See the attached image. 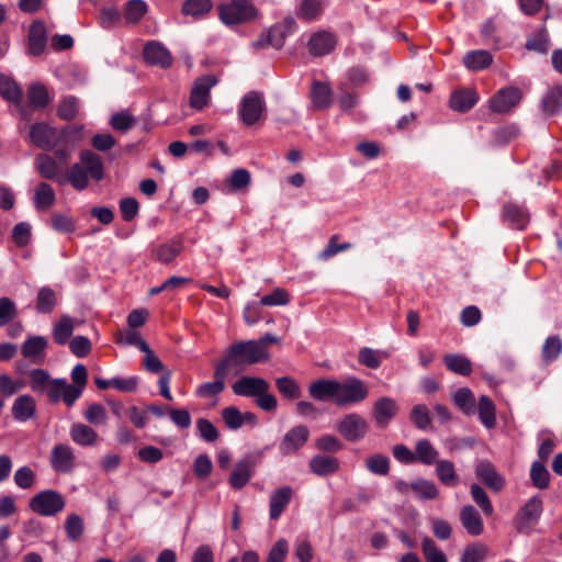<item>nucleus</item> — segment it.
<instances>
[{"mask_svg":"<svg viewBox=\"0 0 562 562\" xmlns=\"http://www.w3.org/2000/svg\"><path fill=\"white\" fill-rule=\"evenodd\" d=\"M269 390V382L259 376L243 375L232 384V391L235 395L254 397L260 409L271 413L277 409L278 401Z\"/></svg>","mask_w":562,"mask_h":562,"instance_id":"2","label":"nucleus"},{"mask_svg":"<svg viewBox=\"0 0 562 562\" xmlns=\"http://www.w3.org/2000/svg\"><path fill=\"white\" fill-rule=\"evenodd\" d=\"M74 321L68 315H63L53 327L54 341L59 345H66L74 333Z\"/></svg>","mask_w":562,"mask_h":562,"instance_id":"38","label":"nucleus"},{"mask_svg":"<svg viewBox=\"0 0 562 562\" xmlns=\"http://www.w3.org/2000/svg\"><path fill=\"white\" fill-rule=\"evenodd\" d=\"M32 238V227L26 222L18 223L12 229V240L19 248L27 246Z\"/></svg>","mask_w":562,"mask_h":562,"instance_id":"59","label":"nucleus"},{"mask_svg":"<svg viewBox=\"0 0 562 562\" xmlns=\"http://www.w3.org/2000/svg\"><path fill=\"white\" fill-rule=\"evenodd\" d=\"M34 167L42 178L56 181L60 186L66 183V177L64 172L60 171L59 165L53 156L48 154H37L34 159Z\"/></svg>","mask_w":562,"mask_h":562,"instance_id":"15","label":"nucleus"},{"mask_svg":"<svg viewBox=\"0 0 562 562\" xmlns=\"http://www.w3.org/2000/svg\"><path fill=\"white\" fill-rule=\"evenodd\" d=\"M227 375L228 374L215 363L213 373L214 380L212 382L200 384L196 389V395L201 397L217 396L225 389V380Z\"/></svg>","mask_w":562,"mask_h":562,"instance_id":"27","label":"nucleus"},{"mask_svg":"<svg viewBox=\"0 0 562 562\" xmlns=\"http://www.w3.org/2000/svg\"><path fill=\"white\" fill-rule=\"evenodd\" d=\"M266 110L263 97L258 91L247 92L239 104L238 114L246 126L256 124Z\"/></svg>","mask_w":562,"mask_h":562,"instance_id":"8","label":"nucleus"},{"mask_svg":"<svg viewBox=\"0 0 562 562\" xmlns=\"http://www.w3.org/2000/svg\"><path fill=\"white\" fill-rule=\"evenodd\" d=\"M385 351L375 350L370 347H362L358 353V362L369 369L375 370L380 368L382 360L387 358Z\"/></svg>","mask_w":562,"mask_h":562,"instance_id":"43","label":"nucleus"},{"mask_svg":"<svg viewBox=\"0 0 562 562\" xmlns=\"http://www.w3.org/2000/svg\"><path fill=\"white\" fill-rule=\"evenodd\" d=\"M257 15L258 10L250 0H229L218 5L220 20L229 26L247 23Z\"/></svg>","mask_w":562,"mask_h":562,"instance_id":"4","label":"nucleus"},{"mask_svg":"<svg viewBox=\"0 0 562 562\" xmlns=\"http://www.w3.org/2000/svg\"><path fill=\"white\" fill-rule=\"evenodd\" d=\"M254 473V463L250 458L239 460L231 475L229 484L234 490H241L251 479Z\"/></svg>","mask_w":562,"mask_h":562,"instance_id":"26","label":"nucleus"},{"mask_svg":"<svg viewBox=\"0 0 562 562\" xmlns=\"http://www.w3.org/2000/svg\"><path fill=\"white\" fill-rule=\"evenodd\" d=\"M459 519L465 531L472 536H481L484 531V522L479 510L472 505H464L459 513Z\"/></svg>","mask_w":562,"mask_h":562,"instance_id":"22","label":"nucleus"},{"mask_svg":"<svg viewBox=\"0 0 562 562\" xmlns=\"http://www.w3.org/2000/svg\"><path fill=\"white\" fill-rule=\"evenodd\" d=\"M310 97L316 110L328 109L333 103V91L329 85L318 80L313 81Z\"/></svg>","mask_w":562,"mask_h":562,"instance_id":"30","label":"nucleus"},{"mask_svg":"<svg viewBox=\"0 0 562 562\" xmlns=\"http://www.w3.org/2000/svg\"><path fill=\"white\" fill-rule=\"evenodd\" d=\"M422 551L427 562H448L445 553L437 548L435 541L429 537L423 538Z\"/></svg>","mask_w":562,"mask_h":562,"instance_id":"56","label":"nucleus"},{"mask_svg":"<svg viewBox=\"0 0 562 562\" xmlns=\"http://www.w3.org/2000/svg\"><path fill=\"white\" fill-rule=\"evenodd\" d=\"M196 429L199 436L205 442L212 443L220 438L217 428L206 418H199L196 420Z\"/></svg>","mask_w":562,"mask_h":562,"instance_id":"61","label":"nucleus"},{"mask_svg":"<svg viewBox=\"0 0 562 562\" xmlns=\"http://www.w3.org/2000/svg\"><path fill=\"white\" fill-rule=\"evenodd\" d=\"M474 473L476 479L493 493H499L505 487V477L488 460H480L475 464Z\"/></svg>","mask_w":562,"mask_h":562,"instance_id":"12","label":"nucleus"},{"mask_svg":"<svg viewBox=\"0 0 562 562\" xmlns=\"http://www.w3.org/2000/svg\"><path fill=\"white\" fill-rule=\"evenodd\" d=\"M70 438L79 446L88 447L97 442L98 434L85 424H74L70 428Z\"/></svg>","mask_w":562,"mask_h":562,"instance_id":"36","label":"nucleus"},{"mask_svg":"<svg viewBox=\"0 0 562 562\" xmlns=\"http://www.w3.org/2000/svg\"><path fill=\"white\" fill-rule=\"evenodd\" d=\"M530 480L536 488L546 490L549 487L550 473L544 463L538 461L531 463Z\"/></svg>","mask_w":562,"mask_h":562,"instance_id":"48","label":"nucleus"},{"mask_svg":"<svg viewBox=\"0 0 562 562\" xmlns=\"http://www.w3.org/2000/svg\"><path fill=\"white\" fill-rule=\"evenodd\" d=\"M487 554V547L483 543L467 546L461 555L460 562H482Z\"/></svg>","mask_w":562,"mask_h":562,"instance_id":"60","label":"nucleus"},{"mask_svg":"<svg viewBox=\"0 0 562 562\" xmlns=\"http://www.w3.org/2000/svg\"><path fill=\"white\" fill-rule=\"evenodd\" d=\"M47 346L48 341L44 336H29L21 345V355L33 363H42Z\"/></svg>","mask_w":562,"mask_h":562,"instance_id":"19","label":"nucleus"},{"mask_svg":"<svg viewBox=\"0 0 562 562\" xmlns=\"http://www.w3.org/2000/svg\"><path fill=\"white\" fill-rule=\"evenodd\" d=\"M409 420L418 430L427 431L432 428L430 411L425 404H416L412 407Z\"/></svg>","mask_w":562,"mask_h":562,"instance_id":"37","label":"nucleus"},{"mask_svg":"<svg viewBox=\"0 0 562 562\" xmlns=\"http://www.w3.org/2000/svg\"><path fill=\"white\" fill-rule=\"evenodd\" d=\"M216 85V78L214 76H204L199 78L190 94V105L195 110H202L207 105L210 101V90Z\"/></svg>","mask_w":562,"mask_h":562,"instance_id":"17","label":"nucleus"},{"mask_svg":"<svg viewBox=\"0 0 562 562\" xmlns=\"http://www.w3.org/2000/svg\"><path fill=\"white\" fill-rule=\"evenodd\" d=\"M339 381L334 379H319L308 386V394L316 401L334 400L336 403Z\"/></svg>","mask_w":562,"mask_h":562,"instance_id":"23","label":"nucleus"},{"mask_svg":"<svg viewBox=\"0 0 562 562\" xmlns=\"http://www.w3.org/2000/svg\"><path fill=\"white\" fill-rule=\"evenodd\" d=\"M56 202V194L53 187L45 181L37 183L34 190L33 205L37 212L49 210Z\"/></svg>","mask_w":562,"mask_h":562,"instance_id":"28","label":"nucleus"},{"mask_svg":"<svg viewBox=\"0 0 562 562\" xmlns=\"http://www.w3.org/2000/svg\"><path fill=\"white\" fill-rule=\"evenodd\" d=\"M79 112V99L75 95L63 98L57 108V115L64 121L74 120Z\"/></svg>","mask_w":562,"mask_h":562,"instance_id":"49","label":"nucleus"},{"mask_svg":"<svg viewBox=\"0 0 562 562\" xmlns=\"http://www.w3.org/2000/svg\"><path fill=\"white\" fill-rule=\"evenodd\" d=\"M311 436L305 425H297L289 429L280 441L278 449L281 456H293L302 449Z\"/></svg>","mask_w":562,"mask_h":562,"instance_id":"10","label":"nucleus"},{"mask_svg":"<svg viewBox=\"0 0 562 562\" xmlns=\"http://www.w3.org/2000/svg\"><path fill=\"white\" fill-rule=\"evenodd\" d=\"M542 512V499L539 496L529 498L515 516L516 530L518 532H529L540 519Z\"/></svg>","mask_w":562,"mask_h":562,"instance_id":"9","label":"nucleus"},{"mask_svg":"<svg viewBox=\"0 0 562 562\" xmlns=\"http://www.w3.org/2000/svg\"><path fill=\"white\" fill-rule=\"evenodd\" d=\"M339 460L335 457L317 454L310 462V471L318 476H327L339 470Z\"/></svg>","mask_w":562,"mask_h":562,"instance_id":"29","label":"nucleus"},{"mask_svg":"<svg viewBox=\"0 0 562 562\" xmlns=\"http://www.w3.org/2000/svg\"><path fill=\"white\" fill-rule=\"evenodd\" d=\"M183 250L182 239L179 237L172 238L171 240L157 246L154 249L155 257L162 263H170L176 257H178Z\"/></svg>","mask_w":562,"mask_h":562,"instance_id":"32","label":"nucleus"},{"mask_svg":"<svg viewBox=\"0 0 562 562\" xmlns=\"http://www.w3.org/2000/svg\"><path fill=\"white\" fill-rule=\"evenodd\" d=\"M30 103L38 109L45 108L49 102V97L46 88L42 85H31L27 91Z\"/></svg>","mask_w":562,"mask_h":562,"instance_id":"57","label":"nucleus"},{"mask_svg":"<svg viewBox=\"0 0 562 562\" xmlns=\"http://www.w3.org/2000/svg\"><path fill=\"white\" fill-rule=\"evenodd\" d=\"M30 509L41 516L52 517L65 507L63 495L54 490H45L34 495L29 502Z\"/></svg>","mask_w":562,"mask_h":562,"instance_id":"7","label":"nucleus"},{"mask_svg":"<svg viewBox=\"0 0 562 562\" xmlns=\"http://www.w3.org/2000/svg\"><path fill=\"white\" fill-rule=\"evenodd\" d=\"M453 403L465 415H472L475 412V398L469 387H460L453 395Z\"/></svg>","mask_w":562,"mask_h":562,"instance_id":"46","label":"nucleus"},{"mask_svg":"<svg viewBox=\"0 0 562 562\" xmlns=\"http://www.w3.org/2000/svg\"><path fill=\"white\" fill-rule=\"evenodd\" d=\"M334 428L346 441L357 442L367 436L369 424L360 414L348 413L335 423Z\"/></svg>","mask_w":562,"mask_h":562,"instance_id":"6","label":"nucleus"},{"mask_svg":"<svg viewBox=\"0 0 562 562\" xmlns=\"http://www.w3.org/2000/svg\"><path fill=\"white\" fill-rule=\"evenodd\" d=\"M47 29L42 20L32 22L27 34V53L32 56H41L47 46Z\"/></svg>","mask_w":562,"mask_h":562,"instance_id":"16","label":"nucleus"},{"mask_svg":"<svg viewBox=\"0 0 562 562\" xmlns=\"http://www.w3.org/2000/svg\"><path fill=\"white\" fill-rule=\"evenodd\" d=\"M36 412V402L35 400L29 395H20L15 398L12 405V415L18 422H27L32 417H34Z\"/></svg>","mask_w":562,"mask_h":562,"instance_id":"31","label":"nucleus"},{"mask_svg":"<svg viewBox=\"0 0 562 562\" xmlns=\"http://www.w3.org/2000/svg\"><path fill=\"white\" fill-rule=\"evenodd\" d=\"M121 12L117 8L108 7L100 11L99 23L102 29L110 30L121 22Z\"/></svg>","mask_w":562,"mask_h":562,"instance_id":"64","label":"nucleus"},{"mask_svg":"<svg viewBox=\"0 0 562 562\" xmlns=\"http://www.w3.org/2000/svg\"><path fill=\"white\" fill-rule=\"evenodd\" d=\"M443 363L448 370L468 376L472 372L471 361L461 355L449 353L443 357Z\"/></svg>","mask_w":562,"mask_h":562,"instance_id":"42","label":"nucleus"},{"mask_svg":"<svg viewBox=\"0 0 562 562\" xmlns=\"http://www.w3.org/2000/svg\"><path fill=\"white\" fill-rule=\"evenodd\" d=\"M470 495L473 499V502L481 508L483 514L487 517L492 516L494 513L493 504L486 494L485 490L476 484L473 483L470 486Z\"/></svg>","mask_w":562,"mask_h":562,"instance_id":"47","label":"nucleus"},{"mask_svg":"<svg viewBox=\"0 0 562 562\" xmlns=\"http://www.w3.org/2000/svg\"><path fill=\"white\" fill-rule=\"evenodd\" d=\"M50 226L54 231L63 234H71L76 231L75 221L70 216L59 213L52 215Z\"/></svg>","mask_w":562,"mask_h":562,"instance_id":"62","label":"nucleus"},{"mask_svg":"<svg viewBox=\"0 0 562 562\" xmlns=\"http://www.w3.org/2000/svg\"><path fill=\"white\" fill-rule=\"evenodd\" d=\"M276 386L280 394L289 400L301 397V387L299 383L290 376H281L276 380Z\"/></svg>","mask_w":562,"mask_h":562,"instance_id":"51","label":"nucleus"},{"mask_svg":"<svg viewBox=\"0 0 562 562\" xmlns=\"http://www.w3.org/2000/svg\"><path fill=\"white\" fill-rule=\"evenodd\" d=\"M144 60L150 66L167 69L172 65V56L168 48L157 41H150L143 48Z\"/></svg>","mask_w":562,"mask_h":562,"instance_id":"14","label":"nucleus"},{"mask_svg":"<svg viewBox=\"0 0 562 562\" xmlns=\"http://www.w3.org/2000/svg\"><path fill=\"white\" fill-rule=\"evenodd\" d=\"M415 463H422L424 465H432L439 459V452L428 439H420L415 445Z\"/></svg>","mask_w":562,"mask_h":562,"instance_id":"34","label":"nucleus"},{"mask_svg":"<svg viewBox=\"0 0 562 562\" xmlns=\"http://www.w3.org/2000/svg\"><path fill=\"white\" fill-rule=\"evenodd\" d=\"M75 464V456L69 445H55L50 453V465L59 473L71 471Z\"/></svg>","mask_w":562,"mask_h":562,"instance_id":"21","label":"nucleus"},{"mask_svg":"<svg viewBox=\"0 0 562 562\" xmlns=\"http://www.w3.org/2000/svg\"><path fill=\"white\" fill-rule=\"evenodd\" d=\"M57 300L53 289L44 286L40 289L36 297V310L40 313H50L56 306Z\"/></svg>","mask_w":562,"mask_h":562,"instance_id":"52","label":"nucleus"},{"mask_svg":"<svg viewBox=\"0 0 562 562\" xmlns=\"http://www.w3.org/2000/svg\"><path fill=\"white\" fill-rule=\"evenodd\" d=\"M412 491L423 499H435L438 494L437 485L428 480L419 479L411 484Z\"/></svg>","mask_w":562,"mask_h":562,"instance_id":"54","label":"nucleus"},{"mask_svg":"<svg viewBox=\"0 0 562 562\" xmlns=\"http://www.w3.org/2000/svg\"><path fill=\"white\" fill-rule=\"evenodd\" d=\"M522 99V92L517 87H505L499 89L490 99V109L492 112L504 114L516 108Z\"/></svg>","mask_w":562,"mask_h":562,"instance_id":"11","label":"nucleus"},{"mask_svg":"<svg viewBox=\"0 0 562 562\" xmlns=\"http://www.w3.org/2000/svg\"><path fill=\"white\" fill-rule=\"evenodd\" d=\"M562 104V86H555L549 89L542 100V110L547 115L559 113Z\"/></svg>","mask_w":562,"mask_h":562,"instance_id":"44","label":"nucleus"},{"mask_svg":"<svg viewBox=\"0 0 562 562\" xmlns=\"http://www.w3.org/2000/svg\"><path fill=\"white\" fill-rule=\"evenodd\" d=\"M212 9L211 0H186L182 5V13L193 18H201Z\"/></svg>","mask_w":562,"mask_h":562,"instance_id":"53","label":"nucleus"},{"mask_svg":"<svg viewBox=\"0 0 562 562\" xmlns=\"http://www.w3.org/2000/svg\"><path fill=\"white\" fill-rule=\"evenodd\" d=\"M503 217L512 227L520 231L525 229L529 222L527 211L522 206L512 203L504 205Z\"/></svg>","mask_w":562,"mask_h":562,"instance_id":"33","label":"nucleus"},{"mask_svg":"<svg viewBox=\"0 0 562 562\" xmlns=\"http://www.w3.org/2000/svg\"><path fill=\"white\" fill-rule=\"evenodd\" d=\"M65 531L70 541H77L83 532V521L77 514H70L65 521Z\"/></svg>","mask_w":562,"mask_h":562,"instance_id":"58","label":"nucleus"},{"mask_svg":"<svg viewBox=\"0 0 562 562\" xmlns=\"http://www.w3.org/2000/svg\"><path fill=\"white\" fill-rule=\"evenodd\" d=\"M146 11L147 4L143 0H130L125 4L124 18L128 23H137Z\"/></svg>","mask_w":562,"mask_h":562,"instance_id":"55","label":"nucleus"},{"mask_svg":"<svg viewBox=\"0 0 562 562\" xmlns=\"http://www.w3.org/2000/svg\"><path fill=\"white\" fill-rule=\"evenodd\" d=\"M0 95L9 102L19 103L23 92L16 81L10 76L0 75Z\"/></svg>","mask_w":562,"mask_h":562,"instance_id":"40","label":"nucleus"},{"mask_svg":"<svg viewBox=\"0 0 562 562\" xmlns=\"http://www.w3.org/2000/svg\"><path fill=\"white\" fill-rule=\"evenodd\" d=\"M479 102V94L469 88H461L453 91L450 95V108L460 113L470 111Z\"/></svg>","mask_w":562,"mask_h":562,"instance_id":"24","label":"nucleus"},{"mask_svg":"<svg viewBox=\"0 0 562 562\" xmlns=\"http://www.w3.org/2000/svg\"><path fill=\"white\" fill-rule=\"evenodd\" d=\"M262 362L261 351L255 340H239L229 345L216 364L227 374L241 373L251 364Z\"/></svg>","mask_w":562,"mask_h":562,"instance_id":"1","label":"nucleus"},{"mask_svg":"<svg viewBox=\"0 0 562 562\" xmlns=\"http://www.w3.org/2000/svg\"><path fill=\"white\" fill-rule=\"evenodd\" d=\"M436 475L447 487H454L459 483L454 464L449 460H438L436 463Z\"/></svg>","mask_w":562,"mask_h":562,"instance_id":"39","label":"nucleus"},{"mask_svg":"<svg viewBox=\"0 0 562 562\" xmlns=\"http://www.w3.org/2000/svg\"><path fill=\"white\" fill-rule=\"evenodd\" d=\"M400 406L390 396L379 397L372 405V417L380 428H385L398 414Z\"/></svg>","mask_w":562,"mask_h":562,"instance_id":"13","label":"nucleus"},{"mask_svg":"<svg viewBox=\"0 0 562 562\" xmlns=\"http://www.w3.org/2000/svg\"><path fill=\"white\" fill-rule=\"evenodd\" d=\"M477 413L481 423L487 428L492 429L496 425L495 404L486 396L482 395L479 398Z\"/></svg>","mask_w":562,"mask_h":562,"instance_id":"41","label":"nucleus"},{"mask_svg":"<svg viewBox=\"0 0 562 562\" xmlns=\"http://www.w3.org/2000/svg\"><path fill=\"white\" fill-rule=\"evenodd\" d=\"M492 63L493 56L484 49L468 52L463 57L464 66L473 71L486 69Z\"/></svg>","mask_w":562,"mask_h":562,"instance_id":"35","label":"nucleus"},{"mask_svg":"<svg viewBox=\"0 0 562 562\" xmlns=\"http://www.w3.org/2000/svg\"><path fill=\"white\" fill-rule=\"evenodd\" d=\"M66 182H69L78 191L85 190L89 184V176L100 181L104 176L101 158L89 149L80 151V164H74L67 172H64Z\"/></svg>","mask_w":562,"mask_h":562,"instance_id":"3","label":"nucleus"},{"mask_svg":"<svg viewBox=\"0 0 562 562\" xmlns=\"http://www.w3.org/2000/svg\"><path fill=\"white\" fill-rule=\"evenodd\" d=\"M369 396V387L364 381L356 376H348L339 381L336 405L346 407L362 403Z\"/></svg>","mask_w":562,"mask_h":562,"instance_id":"5","label":"nucleus"},{"mask_svg":"<svg viewBox=\"0 0 562 562\" xmlns=\"http://www.w3.org/2000/svg\"><path fill=\"white\" fill-rule=\"evenodd\" d=\"M293 495L291 486H282L277 488L270 496L269 516L271 520L280 518L282 513L289 506Z\"/></svg>","mask_w":562,"mask_h":562,"instance_id":"25","label":"nucleus"},{"mask_svg":"<svg viewBox=\"0 0 562 562\" xmlns=\"http://www.w3.org/2000/svg\"><path fill=\"white\" fill-rule=\"evenodd\" d=\"M30 386L34 392H44L52 378L44 369H33L30 374Z\"/></svg>","mask_w":562,"mask_h":562,"instance_id":"63","label":"nucleus"},{"mask_svg":"<svg viewBox=\"0 0 562 562\" xmlns=\"http://www.w3.org/2000/svg\"><path fill=\"white\" fill-rule=\"evenodd\" d=\"M562 352V340L560 336H549L542 346L541 357L544 363H551L557 360Z\"/></svg>","mask_w":562,"mask_h":562,"instance_id":"45","label":"nucleus"},{"mask_svg":"<svg viewBox=\"0 0 562 562\" xmlns=\"http://www.w3.org/2000/svg\"><path fill=\"white\" fill-rule=\"evenodd\" d=\"M367 470L375 475H387L390 472V459L389 457L375 453L366 459Z\"/></svg>","mask_w":562,"mask_h":562,"instance_id":"50","label":"nucleus"},{"mask_svg":"<svg viewBox=\"0 0 562 562\" xmlns=\"http://www.w3.org/2000/svg\"><path fill=\"white\" fill-rule=\"evenodd\" d=\"M337 44L334 34L327 31H318L311 35L307 43L308 52L316 57L331 53Z\"/></svg>","mask_w":562,"mask_h":562,"instance_id":"20","label":"nucleus"},{"mask_svg":"<svg viewBox=\"0 0 562 562\" xmlns=\"http://www.w3.org/2000/svg\"><path fill=\"white\" fill-rule=\"evenodd\" d=\"M29 136L31 143L41 149L50 150L55 146L56 131L44 122L32 124Z\"/></svg>","mask_w":562,"mask_h":562,"instance_id":"18","label":"nucleus"}]
</instances>
